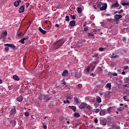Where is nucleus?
Masks as SVG:
<instances>
[{"instance_id":"13d9d810","label":"nucleus","mask_w":129,"mask_h":129,"mask_svg":"<svg viewBox=\"0 0 129 129\" xmlns=\"http://www.w3.org/2000/svg\"><path fill=\"white\" fill-rule=\"evenodd\" d=\"M104 48H102V47H100V48H99V51H104Z\"/></svg>"},{"instance_id":"a18cd8bd","label":"nucleus","mask_w":129,"mask_h":129,"mask_svg":"<svg viewBox=\"0 0 129 129\" xmlns=\"http://www.w3.org/2000/svg\"><path fill=\"white\" fill-rule=\"evenodd\" d=\"M61 84H62V85H66V82H65V80H63L62 81Z\"/></svg>"},{"instance_id":"1a4fd4ad","label":"nucleus","mask_w":129,"mask_h":129,"mask_svg":"<svg viewBox=\"0 0 129 129\" xmlns=\"http://www.w3.org/2000/svg\"><path fill=\"white\" fill-rule=\"evenodd\" d=\"M121 18H122V15H115L114 16V19H115L116 22H118Z\"/></svg>"},{"instance_id":"20e7f679","label":"nucleus","mask_w":129,"mask_h":129,"mask_svg":"<svg viewBox=\"0 0 129 129\" xmlns=\"http://www.w3.org/2000/svg\"><path fill=\"white\" fill-rule=\"evenodd\" d=\"M52 97H50V95H44L43 100H45L46 102H48L49 100H51Z\"/></svg>"},{"instance_id":"473e14b6","label":"nucleus","mask_w":129,"mask_h":129,"mask_svg":"<svg viewBox=\"0 0 129 129\" xmlns=\"http://www.w3.org/2000/svg\"><path fill=\"white\" fill-rule=\"evenodd\" d=\"M65 21H66V22H70V18L69 17V16H66Z\"/></svg>"},{"instance_id":"052dcab7","label":"nucleus","mask_w":129,"mask_h":129,"mask_svg":"<svg viewBox=\"0 0 129 129\" xmlns=\"http://www.w3.org/2000/svg\"><path fill=\"white\" fill-rule=\"evenodd\" d=\"M59 26L60 25L58 24H56L55 25V27H56V28H59Z\"/></svg>"},{"instance_id":"aec40b11","label":"nucleus","mask_w":129,"mask_h":129,"mask_svg":"<svg viewBox=\"0 0 129 129\" xmlns=\"http://www.w3.org/2000/svg\"><path fill=\"white\" fill-rule=\"evenodd\" d=\"M13 78L14 80H16V81H19V80H20V78L17 75H14Z\"/></svg>"},{"instance_id":"72a5a7b5","label":"nucleus","mask_w":129,"mask_h":129,"mask_svg":"<svg viewBox=\"0 0 129 129\" xmlns=\"http://www.w3.org/2000/svg\"><path fill=\"white\" fill-rule=\"evenodd\" d=\"M19 43H21V44H25V39L22 38L19 40Z\"/></svg>"},{"instance_id":"e433bc0d","label":"nucleus","mask_w":129,"mask_h":129,"mask_svg":"<svg viewBox=\"0 0 129 129\" xmlns=\"http://www.w3.org/2000/svg\"><path fill=\"white\" fill-rule=\"evenodd\" d=\"M70 18L72 19V20H75L76 19V17H75V15H71Z\"/></svg>"},{"instance_id":"2eb2a0df","label":"nucleus","mask_w":129,"mask_h":129,"mask_svg":"<svg viewBox=\"0 0 129 129\" xmlns=\"http://www.w3.org/2000/svg\"><path fill=\"white\" fill-rule=\"evenodd\" d=\"M107 123V120L106 119H104L103 120H102L101 121V124L102 125H106V124Z\"/></svg>"},{"instance_id":"ea45409f","label":"nucleus","mask_w":129,"mask_h":129,"mask_svg":"<svg viewBox=\"0 0 129 129\" xmlns=\"http://www.w3.org/2000/svg\"><path fill=\"white\" fill-rule=\"evenodd\" d=\"M24 115L25 116H29L30 115V113H29L28 112H25L24 113Z\"/></svg>"},{"instance_id":"7c9ffc66","label":"nucleus","mask_w":129,"mask_h":129,"mask_svg":"<svg viewBox=\"0 0 129 129\" xmlns=\"http://www.w3.org/2000/svg\"><path fill=\"white\" fill-rule=\"evenodd\" d=\"M96 5L97 8H101V3H100L99 2H97Z\"/></svg>"},{"instance_id":"393cba45","label":"nucleus","mask_w":129,"mask_h":129,"mask_svg":"<svg viewBox=\"0 0 129 129\" xmlns=\"http://www.w3.org/2000/svg\"><path fill=\"white\" fill-rule=\"evenodd\" d=\"M93 58H96L97 59H99V57L98 56V54L97 53H94L92 55Z\"/></svg>"},{"instance_id":"412c9836","label":"nucleus","mask_w":129,"mask_h":129,"mask_svg":"<svg viewBox=\"0 0 129 129\" xmlns=\"http://www.w3.org/2000/svg\"><path fill=\"white\" fill-rule=\"evenodd\" d=\"M106 87L107 88L109 89V90H110L111 89V83H108V84H106Z\"/></svg>"},{"instance_id":"0e129e2a","label":"nucleus","mask_w":129,"mask_h":129,"mask_svg":"<svg viewBox=\"0 0 129 129\" xmlns=\"http://www.w3.org/2000/svg\"><path fill=\"white\" fill-rule=\"evenodd\" d=\"M100 24H101V25H102V27H104V23L101 22Z\"/></svg>"},{"instance_id":"423d86ee","label":"nucleus","mask_w":129,"mask_h":129,"mask_svg":"<svg viewBox=\"0 0 129 129\" xmlns=\"http://www.w3.org/2000/svg\"><path fill=\"white\" fill-rule=\"evenodd\" d=\"M87 105V103L85 102H82L80 105L79 106V108L80 109H83V108H85L86 107V106Z\"/></svg>"},{"instance_id":"bb28decb","label":"nucleus","mask_w":129,"mask_h":129,"mask_svg":"<svg viewBox=\"0 0 129 129\" xmlns=\"http://www.w3.org/2000/svg\"><path fill=\"white\" fill-rule=\"evenodd\" d=\"M96 101L98 103H100V102H101V98H100V97H99V96L97 97Z\"/></svg>"},{"instance_id":"e2e57ef3","label":"nucleus","mask_w":129,"mask_h":129,"mask_svg":"<svg viewBox=\"0 0 129 129\" xmlns=\"http://www.w3.org/2000/svg\"><path fill=\"white\" fill-rule=\"evenodd\" d=\"M72 98H73V97H71L70 96H68L67 98V99H72Z\"/></svg>"},{"instance_id":"c85d7f7f","label":"nucleus","mask_w":129,"mask_h":129,"mask_svg":"<svg viewBox=\"0 0 129 129\" xmlns=\"http://www.w3.org/2000/svg\"><path fill=\"white\" fill-rule=\"evenodd\" d=\"M77 12L79 14H81L82 13V8L81 7L78 8Z\"/></svg>"},{"instance_id":"0eeeda50","label":"nucleus","mask_w":129,"mask_h":129,"mask_svg":"<svg viewBox=\"0 0 129 129\" xmlns=\"http://www.w3.org/2000/svg\"><path fill=\"white\" fill-rule=\"evenodd\" d=\"M107 9V4L105 3L102 4V7L100 8V11H105Z\"/></svg>"},{"instance_id":"4d7b16f0","label":"nucleus","mask_w":129,"mask_h":129,"mask_svg":"<svg viewBox=\"0 0 129 129\" xmlns=\"http://www.w3.org/2000/svg\"><path fill=\"white\" fill-rule=\"evenodd\" d=\"M69 86L68 85H66L65 87H64V89H69Z\"/></svg>"},{"instance_id":"58836bf2","label":"nucleus","mask_w":129,"mask_h":129,"mask_svg":"<svg viewBox=\"0 0 129 129\" xmlns=\"http://www.w3.org/2000/svg\"><path fill=\"white\" fill-rule=\"evenodd\" d=\"M42 126L44 127V129L47 128V125H46V124H45L44 123H42Z\"/></svg>"},{"instance_id":"a211bd4d","label":"nucleus","mask_w":129,"mask_h":129,"mask_svg":"<svg viewBox=\"0 0 129 129\" xmlns=\"http://www.w3.org/2000/svg\"><path fill=\"white\" fill-rule=\"evenodd\" d=\"M75 78H80L81 77V74L80 73H75Z\"/></svg>"},{"instance_id":"f704fd0d","label":"nucleus","mask_w":129,"mask_h":129,"mask_svg":"<svg viewBox=\"0 0 129 129\" xmlns=\"http://www.w3.org/2000/svg\"><path fill=\"white\" fill-rule=\"evenodd\" d=\"M111 58L112 59H118V58H119V56H118V55H113V56H112Z\"/></svg>"},{"instance_id":"ddd939ff","label":"nucleus","mask_w":129,"mask_h":129,"mask_svg":"<svg viewBox=\"0 0 129 129\" xmlns=\"http://www.w3.org/2000/svg\"><path fill=\"white\" fill-rule=\"evenodd\" d=\"M75 25H76V22L74 20L71 21L69 23V26L71 27L72 28L74 27Z\"/></svg>"},{"instance_id":"864d4df0","label":"nucleus","mask_w":129,"mask_h":129,"mask_svg":"<svg viewBox=\"0 0 129 129\" xmlns=\"http://www.w3.org/2000/svg\"><path fill=\"white\" fill-rule=\"evenodd\" d=\"M109 128V129H113V128H114V125H110V127Z\"/></svg>"},{"instance_id":"3c124183","label":"nucleus","mask_w":129,"mask_h":129,"mask_svg":"<svg viewBox=\"0 0 129 129\" xmlns=\"http://www.w3.org/2000/svg\"><path fill=\"white\" fill-rule=\"evenodd\" d=\"M94 122L95 123H97V122H98V120L97 119V118H95L94 119Z\"/></svg>"},{"instance_id":"bf43d9fd","label":"nucleus","mask_w":129,"mask_h":129,"mask_svg":"<svg viewBox=\"0 0 129 129\" xmlns=\"http://www.w3.org/2000/svg\"><path fill=\"white\" fill-rule=\"evenodd\" d=\"M93 8L95 10L97 9V7H96V5H93Z\"/></svg>"},{"instance_id":"338daca9","label":"nucleus","mask_w":129,"mask_h":129,"mask_svg":"<svg viewBox=\"0 0 129 129\" xmlns=\"http://www.w3.org/2000/svg\"><path fill=\"white\" fill-rule=\"evenodd\" d=\"M107 110H108V111L109 112H110V110H111V108H108L107 109Z\"/></svg>"},{"instance_id":"603ef678","label":"nucleus","mask_w":129,"mask_h":129,"mask_svg":"<svg viewBox=\"0 0 129 129\" xmlns=\"http://www.w3.org/2000/svg\"><path fill=\"white\" fill-rule=\"evenodd\" d=\"M23 38L24 39V40H28V39H29V36H26L24 37Z\"/></svg>"},{"instance_id":"4468645a","label":"nucleus","mask_w":129,"mask_h":129,"mask_svg":"<svg viewBox=\"0 0 129 129\" xmlns=\"http://www.w3.org/2000/svg\"><path fill=\"white\" fill-rule=\"evenodd\" d=\"M38 30H39V32H40V33H42V34L43 35H45V34L47 33V31L43 30V29H42V28H41V27H39Z\"/></svg>"},{"instance_id":"8fccbe9b","label":"nucleus","mask_w":129,"mask_h":129,"mask_svg":"<svg viewBox=\"0 0 129 129\" xmlns=\"http://www.w3.org/2000/svg\"><path fill=\"white\" fill-rule=\"evenodd\" d=\"M27 9H28V7L30 6V3H27L25 4Z\"/></svg>"},{"instance_id":"f03ea898","label":"nucleus","mask_w":129,"mask_h":129,"mask_svg":"<svg viewBox=\"0 0 129 129\" xmlns=\"http://www.w3.org/2000/svg\"><path fill=\"white\" fill-rule=\"evenodd\" d=\"M16 113H17V107L13 106L10 111V115H14Z\"/></svg>"},{"instance_id":"cd10ccee","label":"nucleus","mask_w":129,"mask_h":129,"mask_svg":"<svg viewBox=\"0 0 129 129\" xmlns=\"http://www.w3.org/2000/svg\"><path fill=\"white\" fill-rule=\"evenodd\" d=\"M44 95L43 94H40L39 97H38V99H40V100H44Z\"/></svg>"},{"instance_id":"c9c22d12","label":"nucleus","mask_w":129,"mask_h":129,"mask_svg":"<svg viewBox=\"0 0 129 129\" xmlns=\"http://www.w3.org/2000/svg\"><path fill=\"white\" fill-rule=\"evenodd\" d=\"M6 46L5 49V52H9V50H10V48H9V47L10 46Z\"/></svg>"},{"instance_id":"dca6fc26","label":"nucleus","mask_w":129,"mask_h":129,"mask_svg":"<svg viewBox=\"0 0 129 129\" xmlns=\"http://www.w3.org/2000/svg\"><path fill=\"white\" fill-rule=\"evenodd\" d=\"M69 73L68 72V70H64L62 73V76H63V77H65V76H67V75H68V74Z\"/></svg>"},{"instance_id":"49530a36","label":"nucleus","mask_w":129,"mask_h":129,"mask_svg":"<svg viewBox=\"0 0 129 129\" xmlns=\"http://www.w3.org/2000/svg\"><path fill=\"white\" fill-rule=\"evenodd\" d=\"M99 111H100V110L99 109L97 108V109H96L95 110V112L96 113H98V112H99Z\"/></svg>"},{"instance_id":"9d476101","label":"nucleus","mask_w":129,"mask_h":129,"mask_svg":"<svg viewBox=\"0 0 129 129\" xmlns=\"http://www.w3.org/2000/svg\"><path fill=\"white\" fill-rule=\"evenodd\" d=\"M88 37L90 39V38H92V39H95V36H94V34H93V32H89L87 34Z\"/></svg>"},{"instance_id":"7ed1b4c3","label":"nucleus","mask_w":129,"mask_h":129,"mask_svg":"<svg viewBox=\"0 0 129 129\" xmlns=\"http://www.w3.org/2000/svg\"><path fill=\"white\" fill-rule=\"evenodd\" d=\"M4 46H6L7 47H10V48L13 50H18V47L13 44L7 43L4 44Z\"/></svg>"},{"instance_id":"5701e85b","label":"nucleus","mask_w":129,"mask_h":129,"mask_svg":"<svg viewBox=\"0 0 129 129\" xmlns=\"http://www.w3.org/2000/svg\"><path fill=\"white\" fill-rule=\"evenodd\" d=\"M17 101H19V102H21L23 101V96H20L19 97H18V98H17Z\"/></svg>"},{"instance_id":"39448f33","label":"nucleus","mask_w":129,"mask_h":129,"mask_svg":"<svg viewBox=\"0 0 129 129\" xmlns=\"http://www.w3.org/2000/svg\"><path fill=\"white\" fill-rule=\"evenodd\" d=\"M64 39V38L62 37L60 38L58 40L56 41L53 44V45H57V46H59L60 44L62 43V41Z\"/></svg>"},{"instance_id":"6ab92c4d","label":"nucleus","mask_w":129,"mask_h":129,"mask_svg":"<svg viewBox=\"0 0 129 129\" xmlns=\"http://www.w3.org/2000/svg\"><path fill=\"white\" fill-rule=\"evenodd\" d=\"M74 99L77 104H78V103H80V102L79 101V98H78L77 97H75L74 98Z\"/></svg>"},{"instance_id":"b1692460","label":"nucleus","mask_w":129,"mask_h":129,"mask_svg":"<svg viewBox=\"0 0 129 129\" xmlns=\"http://www.w3.org/2000/svg\"><path fill=\"white\" fill-rule=\"evenodd\" d=\"M74 116L75 117H80V114L78 112H75L74 113Z\"/></svg>"},{"instance_id":"9b49d317","label":"nucleus","mask_w":129,"mask_h":129,"mask_svg":"<svg viewBox=\"0 0 129 129\" xmlns=\"http://www.w3.org/2000/svg\"><path fill=\"white\" fill-rule=\"evenodd\" d=\"M22 3V0H19V1H16L14 3V7H16V8L17 7H19L20 6V4Z\"/></svg>"},{"instance_id":"c03bdc74","label":"nucleus","mask_w":129,"mask_h":129,"mask_svg":"<svg viewBox=\"0 0 129 129\" xmlns=\"http://www.w3.org/2000/svg\"><path fill=\"white\" fill-rule=\"evenodd\" d=\"M122 41H123V42H126V37H122Z\"/></svg>"},{"instance_id":"6e6552de","label":"nucleus","mask_w":129,"mask_h":129,"mask_svg":"<svg viewBox=\"0 0 129 129\" xmlns=\"http://www.w3.org/2000/svg\"><path fill=\"white\" fill-rule=\"evenodd\" d=\"M119 7V4H118V1H116V2L111 5V8L115 9V8H118Z\"/></svg>"},{"instance_id":"f257e3e1","label":"nucleus","mask_w":129,"mask_h":129,"mask_svg":"<svg viewBox=\"0 0 129 129\" xmlns=\"http://www.w3.org/2000/svg\"><path fill=\"white\" fill-rule=\"evenodd\" d=\"M7 35H8V31H5L2 33L0 37L1 40H2V42H5Z\"/></svg>"},{"instance_id":"37998d69","label":"nucleus","mask_w":129,"mask_h":129,"mask_svg":"<svg viewBox=\"0 0 129 129\" xmlns=\"http://www.w3.org/2000/svg\"><path fill=\"white\" fill-rule=\"evenodd\" d=\"M90 69V68H87L85 70V71H86L87 72V73H89V70Z\"/></svg>"},{"instance_id":"a878e982","label":"nucleus","mask_w":129,"mask_h":129,"mask_svg":"<svg viewBox=\"0 0 129 129\" xmlns=\"http://www.w3.org/2000/svg\"><path fill=\"white\" fill-rule=\"evenodd\" d=\"M120 4L122 5V6H129L128 3L123 2V1H121Z\"/></svg>"},{"instance_id":"5fc2aeb1","label":"nucleus","mask_w":129,"mask_h":129,"mask_svg":"<svg viewBox=\"0 0 129 129\" xmlns=\"http://www.w3.org/2000/svg\"><path fill=\"white\" fill-rule=\"evenodd\" d=\"M105 16H106V17H111V15L110 14H105Z\"/></svg>"},{"instance_id":"6e6d98bb","label":"nucleus","mask_w":129,"mask_h":129,"mask_svg":"<svg viewBox=\"0 0 129 129\" xmlns=\"http://www.w3.org/2000/svg\"><path fill=\"white\" fill-rule=\"evenodd\" d=\"M124 70H128V66L124 67Z\"/></svg>"},{"instance_id":"f3484780","label":"nucleus","mask_w":129,"mask_h":129,"mask_svg":"<svg viewBox=\"0 0 129 129\" xmlns=\"http://www.w3.org/2000/svg\"><path fill=\"white\" fill-rule=\"evenodd\" d=\"M69 108L73 110L74 112H76V106H69Z\"/></svg>"},{"instance_id":"c756f323","label":"nucleus","mask_w":129,"mask_h":129,"mask_svg":"<svg viewBox=\"0 0 129 129\" xmlns=\"http://www.w3.org/2000/svg\"><path fill=\"white\" fill-rule=\"evenodd\" d=\"M123 100H124V101H129L128 97H127V96L123 97Z\"/></svg>"},{"instance_id":"774afa93","label":"nucleus","mask_w":129,"mask_h":129,"mask_svg":"<svg viewBox=\"0 0 129 129\" xmlns=\"http://www.w3.org/2000/svg\"><path fill=\"white\" fill-rule=\"evenodd\" d=\"M126 61L127 64H129V60H126Z\"/></svg>"},{"instance_id":"4c0bfd02","label":"nucleus","mask_w":129,"mask_h":129,"mask_svg":"<svg viewBox=\"0 0 129 129\" xmlns=\"http://www.w3.org/2000/svg\"><path fill=\"white\" fill-rule=\"evenodd\" d=\"M123 12H124V11H123V10L121 9L119 11H118V15H120V14H122V13H123Z\"/></svg>"},{"instance_id":"79ce46f5","label":"nucleus","mask_w":129,"mask_h":129,"mask_svg":"<svg viewBox=\"0 0 129 129\" xmlns=\"http://www.w3.org/2000/svg\"><path fill=\"white\" fill-rule=\"evenodd\" d=\"M124 109V108L123 107H119L118 108V110H119L120 111H121V110H123Z\"/></svg>"},{"instance_id":"a19ab883","label":"nucleus","mask_w":129,"mask_h":129,"mask_svg":"<svg viewBox=\"0 0 129 129\" xmlns=\"http://www.w3.org/2000/svg\"><path fill=\"white\" fill-rule=\"evenodd\" d=\"M86 109H88V110H90V109H91V106H90V105H88L86 107Z\"/></svg>"},{"instance_id":"de8ad7c7","label":"nucleus","mask_w":129,"mask_h":129,"mask_svg":"<svg viewBox=\"0 0 129 129\" xmlns=\"http://www.w3.org/2000/svg\"><path fill=\"white\" fill-rule=\"evenodd\" d=\"M112 75L113 76H117V73H113L112 74Z\"/></svg>"},{"instance_id":"4be33fe9","label":"nucleus","mask_w":129,"mask_h":129,"mask_svg":"<svg viewBox=\"0 0 129 129\" xmlns=\"http://www.w3.org/2000/svg\"><path fill=\"white\" fill-rule=\"evenodd\" d=\"M65 42H66V40H65V39L63 38V40H62V41L61 42V43H60L59 46H58V47H57L56 49H59L60 47H61L62 45L64 44V43H65Z\"/></svg>"},{"instance_id":"2f4dec72","label":"nucleus","mask_w":129,"mask_h":129,"mask_svg":"<svg viewBox=\"0 0 129 129\" xmlns=\"http://www.w3.org/2000/svg\"><path fill=\"white\" fill-rule=\"evenodd\" d=\"M124 81L126 82V83H128L129 82V76L127 77H125L124 79Z\"/></svg>"},{"instance_id":"69168bd1","label":"nucleus","mask_w":129,"mask_h":129,"mask_svg":"<svg viewBox=\"0 0 129 129\" xmlns=\"http://www.w3.org/2000/svg\"><path fill=\"white\" fill-rule=\"evenodd\" d=\"M121 74H122V75H125V72L123 71V72L121 73Z\"/></svg>"},{"instance_id":"680f3d73","label":"nucleus","mask_w":129,"mask_h":129,"mask_svg":"<svg viewBox=\"0 0 129 129\" xmlns=\"http://www.w3.org/2000/svg\"><path fill=\"white\" fill-rule=\"evenodd\" d=\"M23 33L20 32L19 34H18V37H21Z\"/></svg>"},{"instance_id":"f8f14e48","label":"nucleus","mask_w":129,"mask_h":129,"mask_svg":"<svg viewBox=\"0 0 129 129\" xmlns=\"http://www.w3.org/2000/svg\"><path fill=\"white\" fill-rule=\"evenodd\" d=\"M24 11H25V5H22L20 7L19 9V13L21 14L22 13H24Z\"/></svg>"},{"instance_id":"09e8293b","label":"nucleus","mask_w":129,"mask_h":129,"mask_svg":"<svg viewBox=\"0 0 129 129\" xmlns=\"http://www.w3.org/2000/svg\"><path fill=\"white\" fill-rule=\"evenodd\" d=\"M84 31L85 32H87V31H88V28L87 27H85V28H84Z\"/></svg>"}]
</instances>
